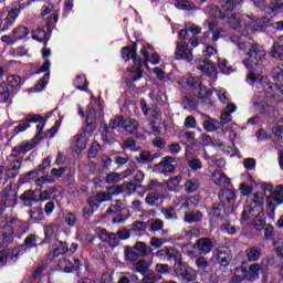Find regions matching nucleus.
<instances>
[{"instance_id":"b1692460","label":"nucleus","mask_w":283,"mask_h":283,"mask_svg":"<svg viewBox=\"0 0 283 283\" xmlns=\"http://www.w3.org/2000/svg\"><path fill=\"white\" fill-rule=\"evenodd\" d=\"M134 250L138 253L139 258H147V255L154 253V249L143 241H137L134 244Z\"/></svg>"},{"instance_id":"bb28decb","label":"nucleus","mask_w":283,"mask_h":283,"mask_svg":"<svg viewBox=\"0 0 283 283\" xmlns=\"http://www.w3.org/2000/svg\"><path fill=\"white\" fill-rule=\"evenodd\" d=\"M235 109H238L235 105L228 104V106L226 107V112H222L220 117V120L223 125L231 123V114H234Z\"/></svg>"},{"instance_id":"39448f33","label":"nucleus","mask_w":283,"mask_h":283,"mask_svg":"<svg viewBox=\"0 0 283 283\" xmlns=\"http://www.w3.org/2000/svg\"><path fill=\"white\" fill-rule=\"evenodd\" d=\"M252 104L255 109H258L259 114L265 120H276L280 113L275 109V106L271 105V98L264 95V93H258L252 98Z\"/></svg>"},{"instance_id":"a19ab883","label":"nucleus","mask_w":283,"mask_h":283,"mask_svg":"<svg viewBox=\"0 0 283 283\" xmlns=\"http://www.w3.org/2000/svg\"><path fill=\"white\" fill-rule=\"evenodd\" d=\"M220 231L226 235H235V233H238V228H235L231 222H226L221 224Z\"/></svg>"},{"instance_id":"9d476101","label":"nucleus","mask_w":283,"mask_h":283,"mask_svg":"<svg viewBox=\"0 0 283 283\" xmlns=\"http://www.w3.org/2000/svg\"><path fill=\"white\" fill-rule=\"evenodd\" d=\"M174 163H176V158L166 156L159 164L155 165V171H157V174H163L164 176L175 174L176 166H174Z\"/></svg>"},{"instance_id":"a18cd8bd","label":"nucleus","mask_w":283,"mask_h":283,"mask_svg":"<svg viewBox=\"0 0 283 283\" xmlns=\"http://www.w3.org/2000/svg\"><path fill=\"white\" fill-rule=\"evenodd\" d=\"M198 205H200V198L192 196L182 201L181 208L187 209L189 207H198Z\"/></svg>"},{"instance_id":"72a5a7b5","label":"nucleus","mask_w":283,"mask_h":283,"mask_svg":"<svg viewBox=\"0 0 283 283\" xmlns=\"http://www.w3.org/2000/svg\"><path fill=\"white\" fill-rule=\"evenodd\" d=\"M212 145L214 146V147H219V149L221 150V151H223V154H226L227 156H229V154H231L232 156H233V145L232 146H229V145H227V144H224V143H222V140H220V139H214L213 142H212Z\"/></svg>"},{"instance_id":"c756f323","label":"nucleus","mask_w":283,"mask_h":283,"mask_svg":"<svg viewBox=\"0 0 283 283\" xmlns=\"http://www.w3.org/2000/svg\"><path fill=\"white\" fill-rule=\"evenodd\" d=\"M14 41H21V39H25V36H28V34H30V29L25 28V27H17L12 30L11 32Z\"/></svg>"},{"instance_id":"864d4df0","label":"nucleus","mask_w":283,"mask_h":283,"mask_svg":"<svg viewBox=\"0 0 283 283\" xmlns=\"http://www.w3.org/2000/svg\"><path fill=\"white\" fill-rule=\"evenodd\" d=\"M59 127H61V122H55L54 126L44 133V138H54L59 133Z\"/></svg>"},{"instance_id":"37998d69","label":"nucleus","mask_w":283,"mask_h":283,"mask_svg":"<svg viewBox=\"0 0 283 283\" xmlns=\"http://www.w3.org/2000/svg\"><path fill=\"white\" fill-rule=\"evenodd\" d=\"M271 55L273 59H276V61H283V45L275 42L272 46Z\"/></svg>"},{"instance_id":"c03bdc74","label":"nucleus","mask_w":283,"mask_h":283,"mask_svg":"<svg viewBox=\"0 0 283 283\" xmlns=\"http://www.w3.org/2000/svg\"><path fill=\"white\" fill-rule=\"evenodd\" d=\"M198 187H200L198 179H188L185 182L186 193H195V191H198Z\"/></svg>"},{"instance_id":"2f4dec72","label":"nucleus","mask_w":283,"mask_h":283,"mask_svg":"<svg viewBox=\"0 0 283 283\" xmlns=\"http://www.w3.org/2000/svg\"><path fill=\"white\" fill-rule=\"evenodd\" d=\"M184 220L185 222H188V224H193V222H200L202 220V212H186Z\"/></svg>"},{"instance_id":"1a4fd4ad","label":"nucleus","mask_w":283,"mask_h":283,"mask_svg":"<svg viewBox=\"0 0 283 283\" xmlns=\"http://www.w3.org/2000/svg\"><path fill=\"white\" fill-rule=\"evenodd\" d=\"M175 59L176 61H187L188 63H191V61H193V51L189 49V44H187V42H177Z\"/></svg>"},{"instance_id":"de8ad7c7","label":"nucleus","mask_w":283,"mask_h":283,"mask_svg":"<svg viewBox=\"0 0 283 283\" xmlns=\"http://www.w3.org/2000/svg\"><path fill=\"white\" fill-rule=\"evenodd\" d=\"M50 82V73L44 74V76L34 86V92H43Z\"/></svg>"},{"instance_id":"4c0bfd02","label":"nucleus","mask_w":283,"mask_h":283,"mask_svg":"<svg viewBox=\"0 0 283 283\" xmlns=\"http://www.w3.org/2000/svg\"><path fill=\"white\" fill-rule=\"evenodd\" d=\"M180 182H182V176H180V175L168 179V181H167L168 191H176V189H178V187H180Z\"/></svg>"},{"instance_id":"bf43d9fd","label":"nucleus","mask_w":283,"mask_h":283,"mask_svg":"<svg viewBox=\"0 0 283 283\" xmlns=\"http://www.w3.org/2000/svg\"><path fill=\"white\" fill-rule=\"evenodd\" d=\"M155 271L160 273V275H167L171 271V266L169 264L158 263L155 266Z\"/></svg>"},{"instance_id":"6e6552de","label":"nucleus","mask_w":283,"mask_h":283,"mask_svg":"<svg viewBox=\"0 0 283 283\" xmlns=\"http://www.w3.org/2000/svg\"><path fill=\"white\" fill-rule=\"evenodd\" d=\"M249 81L252 83V87L263 91L270 83L269 77L262 75V64H256V69H252L249 72Z\"/></svg>"},{"instance_id":"69168bd1","label":"nucleus","mask_w":283,"mask_h":283,"mask_svg":"<svg viewBox=\"0 0 283 283\" xmlns=\"http://www.w3.org/2000/svg\"><path fill=\"white\" fill-rule=\"evenodd\" d=\"M185 81L189 87H200L201 85L200 78L198 77L189 76Z\"/></svg>"},{"instance_id":"c9c22d12","label":"nucleus","mask_w":283,"mask_h":283,"mask_svg":"<svg viewBox=\"0 0 283 283\" xmlns=\"http://www.w3.org/2000/svg\"><path fill=\"white\" fill-rule=\"evenodd\" d=\"M70 249L67 248V243L57 241L55 243V248L53 249V256L59 258V255H65Z\"/></svg>"},{"instance_id":"09e8293b","label":"nucleus","mask_w":283,"mask_h":283,"mask_svg":"<svg viewBox=\"0 0 283 283\" xmlns=\"http://www.w3.org/2000/svg\"><path fill=\"white\" fill-rule=\"evenodd\" d=\"M123 180V175L118 172H111L106 176L107 185H116Z\"/></svg>"},{"instance_id":"aec40b11","label":"nucleus","mask_w":283,"mask_h":283,"mask_svg":"<svg viewBox=\"0 0 283 283\" xmlns=\"http://www.w3.org/2000/svg\"><path fill=\"white\" fill-rule=\"evenodd\" d=\"M195 249L199 250L202 255H209V252L213 251V241L209 238L198 239Z\"/></svg>"},{"instance_id":"4be33fe9","label":"nucleus","mask_w":283,"mask_h":283,"mask_svg":"<svg viewBox=\"0 0 283 283\" xmlns=\"http://www.w3.org/2000/svg\"><path fill=\"white\" fill-rule=\"evenodd\" d=\"M118 193H127L128 196H132V193H136V184L124 182L116 186L115 191H113V196H118Z\"/></svg>"},{"instance_id":"c85d7f7f","label":"nucleus","mask_w":283,"mask_h":283,"mask_svg":"<svg viewBox=\"0 0 283 283\" xmlns=\"http://www.w3.org/2000/svg\"><path fill=\"white\" fill-rule=\"evenodd\" d=\"M124 258H125V262H136V260L138 258H140V254H138V252L129 245H126L124 249Z\"/></svg>"},{"instance_id":"7c9ffc66","label":"nucleus","mask_w":283,"mask_h":283,"mask_svg":"<svg viewBox=\"0 0 283 283\" xmlns=\"http://www.w3.org/2000/svg\"><path fill=\"white\" fill-rule=\"evenodd\" d=\"M130 231H134L135 235H143L147 231V222L134 221Z\"/></svg>"},{"instance_id":"5701e85b","label":"nucleus","mask_w":283,"mask_h":283,"mask_svg":"<svg viewBox=\"0 0 283 283\" xmlns=\"http://www.w3.org/2000/svg\"><path fill=\"white\" fill-rule=\"evenodd\" d=\"M249 30H251L253 33L264 32V30H266V24H264V20L255 19V17L253 15H249Z\"/></svg>"},{"instance_id":"473e14b6","label":"nucleus","mask_w":283,"mask_h":283,"mask_svg":"<svg viewBox=\"0 0 283 283\" xmlns=\"http://www.w3.org/2000/svg\"><path fill=\"white\" fill-rule=\"evenodd\" d=\"M262 258V248L253 245L249 250V262H258Z\"/></svg>"},{"instance_id":"20e7f679","label":"nucleus","mask_w":283,"mask_h":283,"mask_svg":"<svg viewBox=\"0 0 283 283\" xmlns=\"http://www.w3.org/2000/svg\"><path fill=\"white\" fill-rule=\"evenodd\" d=\"M138 48L136 44L133 48L124 46L122 49V59L125 61H129L132 59L134 65L128 67V76L126 78V85H132V83H136V81H140L143 78V60L138 59L136 54Z\"/></svg>"},{"instance_id":"8fccbe9b","label":"nucleus","mask_w":283,"mask_h":283,"mask_svg":"<svg viewBox=\"0 0 283 283\" xmlns=\"http://www.w3.org/2000/svg\"><path fill=\"white\" fill-rule=\"evenodd\" d=\"M268 8L271 10V12L277 14V12L283 10V0H271Z\"/></svg>"},{"instance_id":"13d9d810","label":"nucleus","mask_w":283,"mask_h":283,"mask_svg":"<svg viewBox=\"0 0 283 283\" xmlns=\"http://www.w3.org/2000/svg\"><path fill=\"white\" fill-rule=\"evenodd\" d=\"M188 167H190L192 171H198L199 169H202V161L198 158H192L188 160Z\"/></svg>"},{"instance_id":"cd10ccee","label":"nucleus","mask_w":283,"mask_h":283,"mask_svg":"<svg viewBox=\"0 0 283 283\" xmlns=\"http://www.w3.org/2000/svg\"><path fill=\"white\" fill-rule=\"evenodd\" d=\"M138 120L134 118H126L123 122V127L128 134H136V132H138Z\"/></svg>"},{"instance_id":"6e6d98bb","label":"nucleus","mask_w":283,"mask_h":283,"mask_svg":"<svg viewBox=\"0 0 283 283\" xmlns=\"http://www.w3.org/2000/svg\"><path fill=\"white\" fill-rule=\"evenodd\" d=\"M113 193L109 192H98L95 195L96 200L101 203L103 202H109L113 199Z\"/></svg>"},{"instance_id":"7ed1b4c3","label":"nucleus","mask_w":283,"mask_h":283,"mask_svg":"<svg viewBox=\"0 0 283 283\" xmlns=\"http://www.w3.org/2000/svg\"><path fill=\"white\" fill-rule=\"evenodd\" d=\"M249 213H252L254 217L250 220V231H253V229L256 231V233L262 234V231L264 232L263 239L269 241L273 240L275 238V230L271 224L266 226V219H264V206L255 205V201L253 203L249 205Z\"/></svg>"},{"instance_id":"0e129e2a","label":"nucleus","mask_w":283,"mask_h":283,"mask_svg":"<svg viewBox=\"0 0 283 283\" xmlns=\"http://www.w3.org/2000/svg\"><path fill=\"white\" fill-rule=\"evenodd\" d=\"M185 235L186 238H199L200 235V229L199 228H196V227H192L188 230H185Z\"/></svg>"},{"instance_id":"a211bd4d","label":"nucleus","mask_w":283,"mask_h":283,"mask_svg":"<svg viewBox=\"0 0 283 283\" xmlns=\"http://www.w3.org/2000/svg\"><path fill=\"white\" fill-rule=\"evenodd\" d=\"M211 180L216 187H229V185H231V179H229L227 174L222 170H216L212 172Z\"/></svg>"},{"instance_id":"5fc2aeb1","label":"nucleus","mask_w":283,"mask_h":283,"mask_svg":"<svg viewBox=\"0 0 283 283\" xmlns=\"http://www.w3.org/2000/svg\"><path fill=\"white\" fill-rule=\"evenodd\" d=\"M163 214L165 216L166 220H177L178 216L176 214V209L174 208H165L161 210Z\"/></svg>"},{"instance_id":"dca6fc26","label":"nucleus","mask_w":283,"mask_h":283,"mask_svg":"<svg viewBox=\"0 0 283 283\" xmlns=\"http://www.w3.org/2000/svg\"><path fill=\"white\" fill-rule=\"evenodd\" d=\"M98 237H99V240H102V242H106L112 247V249H116V247L120 244V240L118 239V235L114 232L109 233L105 229H102L99 231Z\"/></svg>"},{"instance_id":"ea45409f","label":"nucleus","mask_w":283,"mask_h":283,"mask_svg":"<svg viewBox=\"0 0 283 283\" xmlns=\"http://www.w3.org/2000/svg\"><path fill=\"white\" fill-rule=\"evenodd\" d=\"M54 177L42 176L35 180L36 187L45 189L48 185H54Z\"/></svg>"},{"instance_id":"58836bf2","label":"nucleus","mask_w":283,"mask_h":283,"mask_svg":"<svg viewBox=\"0 0 283 283\" xmlns=\"http://www.w3.org/2000/svg\"><path fill=\"white\" fill-rule=\"evenodd\" d=\"M0 103H10V88L6 83H0Z\"/></svg>"},{"instance_id":"0eeeda50","label":"nucleus","mask_w":283,"mask_h":283,"mask_svg":"<svg viewBox=\"0 0 283 283\" xmlns=\"http://www.w3.org/2000/svg\"><path fill=\"white\" fill-rule=\"evenodd\" d=\"M266 56V51H264V48L258 43L250 44L249 49V70H255L258 69V65L260 64V61H264V57Z\"/></svg>"},{"instance_id":"e2e57ef3","label":"nucleus","mask_w":283,"mask_h":283,"mask_svg":"<svg viewBox=\"0 0 283 283\" xmlns=\"http://www.w3.org/2000/svg\"><path fill=\"white\" fill-rule=\"evenodd\" d=\"M123 209V200L118 199L107 209V213H116Z\"/></svg>"},{"instance_id":"9b49d317","label":"nucleus","mask_w":283,"mask_h":283,"mask_svg":"<svg viewBox=\"0 0 283 283\" xmlns=\"http://www.w3.org/2000/svg\"><path fill=\"white\" fill-rule=\"evenodd\" d=\"M262 275V283H269V268H261L260 263H253L249 266V280H258Z\"/></svg>"},{"instance_id":"a878e982","label":"nucleus","mask_w":283,"mask_h":283,"mask_svg":"<svg viewBox=\"0 0 283 283\" xmlns=\"http://www.w3.org/2000/svg\"><path fill=\"white\" fill-rule=\"evenodd\" d=\"M197 69L200 70V72H202V74L208 76V78H216V76H218V72H216L214 64L207 63L206 65L197 66Z\"/></svg>"},{"instance_id":"4d7b16f0","label":"nucleus","mask_w":283,"mask_h":283,"mask_svg":"<svg viewBox=\"0 0 283 283\" xmlns=\"http://www.w3.org/2000/svg\"><path fill=\"white\" fill-rule=\"evenodd\" d=\"M39 237H36L35 234H29L25 239H24V247H27V249H33V247H36V240Z\"/></svg>"},{"instance_id":"6ab92c4d","label":"nucleus","mask_w":283,"mask_h":283,"mask_svg":"<svg viewBox=\"0 0 283 283\" xmlns=\"http://www.w3.org/2000/svg\"><path fill=\"white\" fill-rule=\"evenodd\" d=\"M0 201L6 205L7 209L17 205V192L4 189L0 192Z\"/></svg>"},{"instance_id":"4468645a","label":"nucleus","mask_w":283,"mask_h":283,"mask_svg":"<svg viewBox=\"0 0 283 283\" xmlns=\"http://www.w3.org/2000/svg\"><path fill=\"white\" fill-rule=\"evenodd\" d=\"M249 277V263L243 262L241 266L235 268L234 275L231 279V283H242Z\"/></svg>"},{"instance_id":"79ce46f5","label":"nucleus","mask_w":283,"mask_h":283,"mask_svg":"<svg viewBox=\"0 0 283 283\" xmlns=\"http://www.w3.org/2000/svg\"><path fill=\"white\" fill-rule=\"evenodd\" d=\"M74 86L76 90H81V92H87V80L85 75H77L74 81Z\"/></svg>"},{"instance_id":"2eb2a0df","label":"nucleus","mask_w":283,"mask_h":283,"mask_svg":"<svg viewBox=\"0 0 283 283\" xmlns=\"http://www.w3.org/2000/svg\"><path fill=\"white\" fill-rule=\"evenodd\" d=\"M72 145L74 151L81 154L85 147H87V133L81 132L75 135L72 139Z\"/></svg>"},{"instance_id":"f3484780","label":"nucleus","mask_w":283,"mask_h":283,"mask_svg":"<svg viewBox=\"0 0 283 283\" xmlns=\"http://www.w3.org/2000/svg\"><path fill=\"white\" fill-rule=\"evenodd\" d=\"M23 8H25V4H20L19 9H12L9 11L4 18V24L2 27L3 32L8 31L11 25H14V21H17V18L21 14V10H23Z\"/></svg>"},{"instance_id":"423d86ee","label":"nucleus","mask_w":283,"mask_h":283,"mask_svg":"<svg viewBox=\"0 0 283 283\" xmlns=\"http://www.w3.org/2000/svg\"><path fill=\"white\" fill-rule=\"evenodd\" d=\"M238 195L231 189H222L219 192V211H224L227 216L232 213L233 208L235 207V200Z\"/></svg>"},{"instance_id":"f03ea898","label":"nucleus","mask_w":283,"mask_h":283,"mask_svg":"<svg viewBox=\"0 0 283 283\" xmlns=\"http://www.w3.org/2000/svg\"><path fill=\"white\" fill-rule=\"evenodd\" d=\"M30 123H36V135L32 139V143L30 142H22L20 145L14 146L11 150V154L9 155V160L11 158H22L28 154V151H32L34 149L35 145H39L41 140H43V129H45V118L39 116V115H28L25 117L24 122H21L18 126L14 127L13 133L21 134V132H25V129H29Z\"/></svg>"},{"instance_id":"412c9836","label":"nucleus","mask_w":283,"mask_h":283,"mask_svg":"<svg viewBox=\"0 0 283 283\" xmlns=\"http://www.w3.org/2000/svg\"><path fill=\"white\" fill-rule=\"evenodd\" d=\"M219 19H221V21H224V19H228V23L230 25V28H232L233 30H238V28H240L242 25V18L240 17V13H232V14H219Z\"/></svg>"},{"instance_id":"e433bc0d","label":"nucleus","mask_w":283,"mask_h":283,"mask_svg":"<svg viewBox=\"0 0 283 283\" xmlns=\"http://www.w3.org/2000/svg\"><path fill=\"white\" fill-rule=\"evenodd\" d=\"M149 266H151V263H149L145 259H140L135 263V270L137 271V273H142V275H145V273H147Z\"/></svg>"},{"instance_id":"393cba45","label":"nucleus","mask_w":283,"mask_h":283,"mask_svg":"<svg viewBox=\"0 0 283 283\" xmlns=\"http://www.w3.org/2000/svg\"><path fill=\"white\" fill-rule=\"evenodd\" d=\"M224 3L221 6V10H218L219 14H229L233 12L238 6H240L242 0H223Z\"/></svg>"},{"instance_id":"49530a36","label":"nucleus","mask_w":283,"mask_h":283,"mask_svg":"<svg viewBox=\"0 0 283 283\" xmlns=\"http://www.w3.org/2000/svg\"><path fill=\"white\" fill-rule=\"evenodd\" d=\"M7 83L10 87H21L23 85V80L19 75H9L7 77Z\"/></svg>"},{"instance_id":"f704fd0d","label":"nucleus","mask_w":283,"mask_h":283,"mask_svg":"<svg viewBox=\"0 0 283 283\" xmlns=\"http://www.w3.org/2000/svg\"><path fill=\"white\" fill-rule=\"evenodd\" d=\"M195 264L201 273H209V261L205 256H199L195 260Z\"/></svg>"},{"instance_id":"f8f14e48","label":"nucleus","mask_w":283,"mask_h":283,"mask_svg":"<svg viewBox=\"0 0 283 283\" xmlns=\"http://www.w3.org/2000/svg\"><path fill=\"white\" fill-rule=\"evenodd\" d=\"M154 255L161 262H168L170 260H178V258H180V252L171 247H165L155 252Z\"/></svg>"},{"instance_id":"774afa93","label":"nucleus","mask_w":283,"mask_h":283,"mask_svg":"<svg viewBox=\"0 0 283 283\" xmlns=\"http://www.w3.org/2000/svg\"><path fill=\"white\" fill-rule=\"evenodd\" d=\"M272 134H274L277 140H281V143H283V126L272 127Z\"/></svg>"},{"instance_id":"ddd939ff","label":"nucleus","mask_w":283,"mask_h":283,"mask_svg":"<svg viewBox=\"0 0 283 283\" xmlns=\"http://www.w3.org/2000/svg\"><path fill=\"white\" fill-rule=\"evenodd\" d=\"M9 167L6 170V178H17L19 176V171L21 170V165H23V158L19 157L18 159L11 158L9 159Z\"/></svg>"},{"instance_id":"338daca9","label":"nucleus","mask_w":283,"mask_h":283,"mask_svg":"<svg viewBox=\"0 0 283 283\" xmlns=\"http://www.w3.org/2000/svg\"><path fill=\"white\" fill-rule=\"evenodd\" d=\"M22 202H34V191L28 190L20 197Z\"/></svg>"},{"instance_id":"603ef678","label":"nucleus","mask_w":283,"mask_h":283,"mask_svg":"<svg viewBox=\"0 0 283 283\" xmlns=\"http://www.w3.org/2000/svg\"><path fill=\"white\" fill-rule=\"evenodd\" d=\"M186 269H187V265H185V263H182V261H180L178 259L175 260L174 271H175L177 277H180Z\"/></svg>"},{"instance_id":"3c124183","label":"nucleus","mask_w":283,"mask_h":283,"mask_svg":"<svg viewBox=\"0 0 283 283\" xmlns=\"http://www.w3.org/2000/svg\"><path fill=\"white\" fill-rule=\"evenodd\" d=\"M29 216L34 222H41L43 220V209L35 208L29 211Z\"/></svg>"},{"instance_id":"f257e3e1","label":"nucleus","mask_w":283,"mask_h":283,"mask_svg":"<svg viewBox=\"0 0 283 283\" xmlns=\"http://www.w3.org/2000/svg\"><path fill=\"white\" fill-rule=\"evenodd\" d=\"M249 196H252L250 205H260L264 207V197L266 201V211L269 218L275 217V209L283 205V185L276 186L273 190L271 184H260L249 175Z\"/></svg>"},{"instance_id":"052dcab7","label":"nucleus","mask_w":283,"mask_h":283,"mask_svg":"<svg viewBox=\"0 0 283 283\" xmlns=\"http://www.w3.org/2000/svg\"><path fill=\"white\" fill-rule=\"evenodd\" d=\"M150 247H154V249H160L164 244H167V240L160 239L158 237L150 238L149 242Z\"/></svg>"},{"instance_id":"680f3d73","label":"nucleus","mask_w":283,"mask_h":283,"mask_svg":"<svg viewBox=\"0 0 283 283\" xmlns=\"http://www.w3.org/2000/svg\"><path fill=\"white\" fill-rule=\"evenodd\" d=\"M59 229V227L54 223H50L44 228V235L46 238H52L54 235V233H56V230Z\"/></svg>"}]
</instances>
